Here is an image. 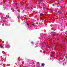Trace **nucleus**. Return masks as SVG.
<instances>
[{"label":"nucleus","instance_id":"obj_1","mask_svg":"<svg viewBox=\"0 0 67 67\" xmlns=\"http://www.w3.org/2000/svg\"><path fill=\"white\" fill-rule=\"evenodd\" d=\"M38 4L40 3L41 2V0H38Z\"/></svg>","mask_w":67,"mask_h":67},{"label":"nucleus","instance_id":"obj_2","mask_svg":"<svg viewBox=\"0 0 67 67\" xmlns=\"http://www.w3.org/2000/svg\"><path fill=\"white\" fill-rule=\"evenodd\" d=\"M43 15L44 14H43L42 13H40V15Z\"/></svg>","mask_w":67,"mask_h":67},{"label":"nucleus","instance_id":"obj_3","mask_svg":"<svg viewBox=\"0 0 67 67\" xmlns=\"http://www.w3.org/2000/svg\"><path fill=\"white\" fill-rule=\"evenodd\" d=\"M59 47H62V44H60L59 45Z\"/></svg>","mask_w":67,"mask_h":67},{"label":"nucleus","instance_id":"obj_4","mask_svg":"<svg viewBox=\"0 0 67 67\" xmlns=\"http://www.w3.org/2000/svg\"><path fill=\"white\" fill-rule=\"evenodd\" d=\"M42 66H45V64H42Z\"/></svg>","mask_w":67,"mask_h":67},{"label":"nucleus","instance_id":"obj_5","mask_svg":"<svg viewBox=\"0 0 67 67\" xmlns=\"http://www.w3.org/2000/svg\"><path fill=\"white\" fill-rule=\"evenodd\" d=\"M27 25H28V26H29V23H27Z\"/></svg>","mask_w":67,"mask_h":67},{"label":"nucleus","instance_id":"obj_6","mask_svg":"<svg viewBox=\"0 0 67 67\" xmlns=\"http://www.w3.org/2000/svg\"><path fill=\"white\" fill-rule=\"evenodd\" d=\"M34 25H35V23H34V24H32V26H34Z\"/></svg>","mask_w":67,"mask_h":67},{"label":"nucleus","instance_id":"obj_7","mask_svg":"<svg viewBox=\"0 0 67 67\" xmlns=\"http://www.w3.org/2000/svg\"><path fill=\"white\" fill-rule=\"evenodd\" d=\"M37 64H38V65H40V64L39 63V62H37Z\"/></svg>","mask_w":67,"mask_h":67},{"label":"nucleus","instance_id":"obj_8","mask_svg":"<svg viewBox=\"0 0 67 67\" xmlns=\"http://www.w3.org/2000/svg\"><path fill=\"white\" fill-rule=\"evenodd\" d=\"M31 43H32V44H34V42H31Z\"/></svg>","mask_w":67,"mask_h":67},{"label":"nucleus","instance_id":"obj_9","mask_svg":"<svg viewBox=\"0 0 67 67\" xmlns=\"http://www.w3.org/2000/svg\"><path fill=\"white\" fill-rule=\"evenodd\" d=\"M53 6H54L55 5V4H52Z\"/></svg>","mask_w":67,"mask_h":67},{"label":"nucleus","instance_id":"obj_10","mask_svg":"<svg viewBox=\"0 0 67 67\" xmlns=\"http://www.w3.org/2000/svg\"><path fill=\"white\" fill-rule=\"evenodd\" d=\"M9 18V16H7V18Z\"/></svg>","mask_w":67,"mask_h":67},{"label":"nucleus","instance_id":"obj_11","mask_svg":"<svg viewBox=\"0 0 67 67\" xmlns=\"http://www.w3.org/2000/svg\"><path fill=\"white\" fill-rule=\"evenodd\" d=\"M0 47H3V46H2V45L0 46Z\"/></svg>","mask_w":67,"mask_h":67},{"label":"nucleus","instance_id":"obj_12","mask_svg":"<svg viewBox=\"0 0 67 67\" xmlns=\"http://www.w3.org/2000/svg\"><path fill=\"white\" fill-rule=\"evenodd\" d=\"M15 5H17V4L16 3L15 4Z\"/></svg>","mask_w":67,"mask_h":67},{"label":"nucleus","instance_id":"obj_13","mask_svg":"<svg viewBox=\"0 0 67 67\" xmlns=\"http://www.w3.org/2000/svg\"><path fill=\"white\" fill-rule=\"evenodd\" d=\"M51 9H49V10L50 11H51Z\"/></svg>","mask_w":67,"mask_h":67},{"label":"nucleus","instance_id":"obj_14","mask_svg":"<svg viewBox=\"0 0 67 67\" xmlns=\"http://www.w3.org/2000/svg\"><path fill=\"white\" fill-rule=\"evenodd\" d=\"M65 64H66V62H65Z\"/></svg>","mask_w":67,"mask_h":67},{"label":"nucleus","instance_id":"obj_15","mask_svg":"<svg viewBox=\"0 0 67 67\" xmlns=\"http://www.w3.org/2000/svg\"><path fill=\"white\" fill-rule=\"evenodd\" d=\"M63 65H64V63H63Z\"/></svg>","mask_w":67,"mask_h":67},{"label":"nucleus","instance_id":"obj_16","mask_svg":"<svg viewBox=\"0 0 67 67\" xmlns=\"http://www.w3.org/2000/svg\"><path fill=\"white\" fill-rule=\"evenodd\" d=\"M58 13H59V11H58Z\"/></svg>","mask_w":67,"mask_h":67},{"label":"nucleus","instance_id":"obj_17","mask_svg":"<svg viewBox=\"0 0 67 67\" xmlns=\"http://www.w3.org/2000/svg\"><path fill=\"white\" fill-rule=\"evenodd\" d=\"M55 46H56V45H55Z\"/></svg>","mask_w":67,"mask_h":67},{"label":"nucleus","instance_id":"obj_18","mask_svg":"<svg viewBox=\"0 0 67 67\" xmlns=\"http://www.w3.org/2000/svg\"><path fill=\"white\" fill-rule=\"evenodd\" d=\"M6 16L7 17V16L6 15Z\"/></svg>","mask_w":67,"mask_h":67},{"label":"nucleus","instance_id":"obj_19","mask_svg":"<svg viewBox=\"0 0 67 67\" xmlns=\"http://www.w3.org/2000/svg\"><path fill=\"white\" fill-rule=\"evenodd\" d=\"M61 1H62V0H61Z\"/></svg>","mask_w":67,"mask_h":67},{"label":"nucleus","instance_id":"obj_20","mask_svg":"<svg viewBox=\"0 0 67 67\" xmlns=\"http://www.w3.org/2000/svg\"><path fill=\"white\" fill-rule=\"evenodd\" d=\"M48 10V9H47Z\"/></svg>","mask_w":67,"mask_h":67},{"label":"nucleus","instance_id":"obj_21","mask_svg":"<svg viewBox=\"0 0 67 67\" xmlns=\"http://www.w3.org/2000/svg\"><path fill=\"white\" fill-rule=\"evenodd\" d=\"M48 10V9H47Z\"/></svg>","mask_w":67,"mask_h":67}]
</instances>
